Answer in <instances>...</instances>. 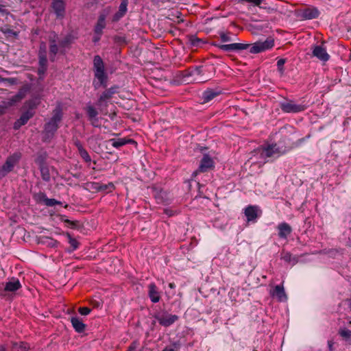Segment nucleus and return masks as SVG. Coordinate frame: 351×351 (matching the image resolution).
Segmentation results:
<instances>
[{
	"label": "nucleus",
	"instance_id": "nucleus-1",
	"mask_svg": "<svg viewBox=\"0 0 351 351\" xmlns=\"http://www.w3.org/2000/svg\"><path fill=\"white\" fill-rule=\"evenodd\" d=\"M21 156L19 153H14L10 156L5 163L0 167V179L10 173L18 163Z\"/></svg>",
	"mask_w": 351,
	"mask_h": 351
},
{
	"label": "nucleus",
	"instance_id": "nucleus-2",
	"mask_svg": "<svg viewBox=\"0 0 351 351\" xmlns=\"http://www.w3.org/2000/svg\"><path fill=\"white\" fill-rule=\"evenodd\" d=\"M274 45V40L272 38H268L265 41H260L254 43L250 49L252 53H258L271 49Z\"/></svg>",
	"mask_w": 351,
	"mask_h": 351
},
{
	"label": "nucleus",
	"instance_id": "nucleus-3",
	"mask_svg": "<svg viewBox=\"0 0 351 351\" xmlns=\"http://www.w3.org/2000/svg\"><path fill=\"white\" fill-rule=\"evenodd\" d=\"M313 55L322 62H326L330 58L326 48L322 45L315 46L313 49Z\"/></svg>",
	"mask_w": 351,
	"mask_h": 351
},
{
	"label": "nucleus",
	"instance_id": "nucleus-4",
	"mask_svg": "<svg viewBox=\"0 0 351 351\" xmlns=\"http://www.w3.org/2000/svg\"><path fill=\"white\" fill-rule=\"evenodd\" d=\"M178 318V316L176 315H171L166 313L156 317L160 324L164 326H169L173 324Z\"/></svg>",
	"mask_w": 351,
	"mask_h": 351
},
{
	"label": "nucleus",
	"instance_id": "nucleus-5",
	"mask_svg": "<svg viewBox=\"0 0 351 351\" xmlns=\"http://www.w3.org/2000/svg\"><path fill=\"white\" fill-rule=\"evenodd\" d=\"M281 154V152L276 147V145H268L262 149L261 155L264 158L276 157Z\"/></svg>",
	"mask_w": 351,
	"mask_h": 351
},
{
	"label": "nucleus",
	"instance_id": "nucleus-6",
	"mask_svg": "<svg viewBox=\"0 0 351 351\" xmlns=\"http://www.w3.org/2000/svg\"><path fill=\"white\" fill-rule=\"evenodd\" d=\"M214 167L213 160L207 155H205L202 159L199 167V170L201 172H205Z\"/></svg>",
	"mask_w": 351,
	"mask_h": 351
},
{
	"label": "nucleus",
	"instance_id": "nucleus-7",
	"mask_svg": "<svg viewBox=\"0 0 351 351\" xmlns=\"http://www.w3.org/2000/svg\"><path fill=\"white\" fill-rule=\"evenodd\" d=\"M61 117V112L59 110H56L50 122L47 123L46 130L48 131L56 130L58 128V124L60 122Z\"/></svg>",
	"mask_w": 351,
	"mask_h": 351
},
{
	"label": "nucleus",
	"instance_id": "nucleus-8",
	"mask_svg": "<svg viewBox=\"0 0 351 351\" xmlns=\"http://www.w3.org/2000/svg\"><path fill=\"white\" fill-rule=\"evenodd\" d=\"M259 209L255 206H249L245 209V215L247 219V221L254 220L257 217L259 212Z\"/></svg>",
	"mask_w": 351,
	"mask_h": 351
},
{
	"label": "nucleus",
	"instance_id": "nucleus-9",
	"mask_svg": "<svg viewBox=\"0 0 351 351\" xmlns=\"http://www.w3.org/2000/svg\"><path fill=\"white\" fill-rule=\"evenodd\" d=\"M282 109L286 112H297L303 110L304 108L292 102H287L282 104Z\"/></svg>",
	"mask_w": 351,
	"mask_h": 351
},
{
	"label": "nucleus",
	"instance_id": "nucleus-10",
	"mask_svg": "<svg viewBox=\"0 0 351 351\" xmlns=\"http://www.w3.org/2000/svg\"><path fill=\"white\" fill-rule=\"evenodd\" d=\"M21 285L17 278H11L5 283V291L13 292L20 289Z\"/></svg>",
	"mask_w": 351,
	"mask_h": 351
},
{
	"label": "nucleus",
	"instance_id": "nucleus-11",
	"mask_svg": "<svg viewBox=\"0 0 351 351\" xmlns=\"http://www.w3.org/2000/svg\"><path fill=\"white\" fill-rule=\"evenodd\" d=\"M149 296L152 302H158L160 300V296L156 286L154 284L149 285Z\"/></svg>",
	"mask_w": 351,
	"mask_h": 351
},
{
	"label": "nucleus",
	"instance_id": "nucleus-12",
	"mask_svg": "<svg viewBox=\"0 0 351 351\" xmlns=\"http://www.w3.org/2000/svg\"><path fill=\"white\" fill-rule=\"evenodd\" d=\"M278 228L279 230V236L281 238L286 239L291 232V228L287 223H280Z\"/></svg>",
	"mask_w": 351,
	"mask_h": 351
},
{
	"label": "nucleus",
	"instance_id": "nucleus-13",
	"mask_svg": "<svg viewBox=\"0 0 351 351\" xmlns=\"http://www.w3.org/2000/svg\"><path fill=\"white\" fill-rule=\"evenodd\" d=\"M53 8L58 16H62L64 12V5L62 0H53Z\"/></svg>",
	"mask_w": 351,
	"mask_h": 351
},
{
	"label": "nucleus",
	"instance_id": "nucleus-14",
	"mask_svg": "<svg viewBox=\"0 0 351 351\" xmlns=\"http://www.w3.org/2000/svg\"><path fill=\"white\" fill-rule=\"evenodd\" d=\"M247 45L240 44V43H232L228 45H222L219 47L221 49L229 51H234L238 49H245Z\"/></svg>",
	"mask_w": 351,
	"mask_h": 351
},
{
	"label": "nucleus",
	"instance_id": "nucleus-15",
	"mask_svg": "<svg viewBox=\"0 0 351 351\" xmlns=\"http://www.w3.org/2000/svg\"><path fill=\"white\" fill-rule=\"evenodd\" d=\"M32 116L33 113L29 110L23 113L20 117V119L17 121H16L14 127L17 128L23 125H25Z\"/></svg>",
	"mask_w": 351,
	"mask_h": 351
},
{
	"label": "nucleus",
	"instance_id": "nucleus-16",
	"mask_svg": "<svg viewBox=\"0 0 351 351\" xmlns=\"http://www.w3.org/2000/svg\"><path fill=\"white\" fill-rule=\"evenodd\" d=\"M319 16V11L316 8H307L302 12V17L305 19H312Z\"/></svg>",
	"mask_w": 351,
	"mask_h": 351
},
{
	"label": "nucleus",
	"instance_id": "nucleus-17",
	"mask_svg": "<svg viewBox=\"0 0 351 351\" xmlns=\"http://www.w3.org/2000/svg\"><path fill=\"white\" fill-rule=\"evenodd\" d=\"M271 295L277 298L280 301H284L287 298L283 287L279 285L274 288V291L271 292Z\"/></svg>",
	"mask_w": 351,
	"mask_h": 351
},
{
	"label": "nucleus",
	"instance_id": "nucleus-18",
	"mask_svg": "<svg viewBox=\"0 0 351 351\" xmlns=\"http://www.w3.org/2000/svg\"><path fill=\"white\" fill-rule=\"evenodd\" d=\"M128 0H121V3L119 8V11L114 15V20H119L120 18L123 16L127 12Z\"/></svg>",
	"mask_w": 351,
	"mask_h": 351
},
{
	"label": "nucleus",
	"instance_id": "nucleus-19",
	"mask_svg": "<svg viewBox=\"0 0 351 351\" xmlns=\"http://www.w3.org/2000/svg\"><path fill=\"white\" fill-rule=\"evenodd\" d=\"M71 324L75 330L78 332H82L85 329V324L82 322V321L78 317H72L71 318Z\"/></svg>",
	"mask_w": 351,
	"mask_h": 351
},
{
	"label": "nucleus",
	"instance_id": "nucleus-20",
	"mask_svg": "<svg viewBox=\"0 0 351 351\" xmlns=\"http://www.w3.org/2000/svg\"><path fill=\"white\" fill-rule=\"evenodd\" d=\"M94 74L96 80H97V84H99V85H104L107 79L104 69L95 71L94 72Z\"/></svg>",
	"mask_w": 351,
	"mask_h": 351
},
{
	"label": "nucleus",
	"instance_id": "nucleus-21",
	"mask_svg": "<svg viewBox=\"0 0 351 351\" xmlns=\"http://www.w3.org/2000/svg\"><path fill=\"white\" fill-rule=\"evenodd\" d=\"M94 74L96 80H97V84H99V85H104L107 79L104 69L95 71L94 72Z\"/></svg>",
	"mask_w": 351,
	"mask_h": 351
},
{
	"label": "nucleus",
	"instance_id": "nucleus-22",
	"mask_svg": "<svg viewBox=\"0 0 351 351\" xmlns=\"http://www.w3.org/2000/svg\"><path fill=\"white\" fill-rule=\"evenodd\" d=\"M104 69V64L101 58L99 56H96L93 60V71H101Z\"/></svg>",
	"mask_w": 351,
	"mask_h": 351
},
{
	"label": "nucleus",
	"instance_id": "nucleus-23",
	"mask_svg": "<svg viewBox=\"0 0 351 351\" xmlns=\"http://www.w3.org/2000/svg\"><path fill=\"white\" fill-rule=\"evenodd\" d=\"M110 142L111 143L112 145L114 147H121L128 143H131V142H133L132 140H127L125 138H118V139H111L110 141Z\"/></svg>",
	"mask_w": 351,
	"mask_h": 351
},
{
	"label": "nucleus",
	"instance_id": "nucleus-24",
	"mask_svg": "<svg viewBox=\"0 0 351 351\" xmlns=\"http://www.w3.org/2000/svg\"><path fill=\"white\" fill-rule=\"evenodd\" d=\"M86 110L90 121L93 122V120L97 115L96 109L91 105H88L86 107ZM94 124V123H93Z\"/></svg>",
	"mask_w": 351,
	"mask_h": 351
},
{
	"label": "nucleus",
	"instance_id": "nucleus-25",
	"mask_svg": "<svg viewBox=\"0 0 351 351\" xmlns=\"http://www.w3.org/2000/svg\"><path fill=\"white\" fill-rule=\"evenodd\" d=\"M28 348V346L23 342L14 343L12 346V351H27Z\"/></svg>",
	"mask_w": 351,
	"mask_h": 351
},
{
	"label": "nucleus",
	"instance_id": "nucleus-26",
	"mask_svg": "<svg viewBox=\"0 0 351 351\" xmlns=\"http://www.w3.org/2000/svg\"><path fill=\"white\" fill-rule=\"evenodd\" d=\"M78 150L80 152V154L81 157L86 161V162H90V157L88 155V152L82 147H78Z\"/></svg>",
	"mask_w": 351,
	"mask_h": 351
},
{
	"label": "nucleus",
	"instance_id": "nucleus-27",
	"mask_svg": "<svg viewBox=\"0 0 351 351\" xmlns=\"http://www.w3.org/2000/svg\"><path fill=\"white\" fill-rule=\"evenodd\" d=\"M34 199L36 202L45 204L47 199L46 195L43 193H36L34 196Z\"/></svg>",
	"mask_w": 351,
	"mask_h": 351
},
{
	"label": "nucleus",
	"instance_id": "nucleus-28",
	"mask_svg": "<svg viewBox=\"0 0 351 351\" xmlns=\"http://www.w3.org/2000/svg\"><path fill=\"white\" fill-rule=\"evenodd\" d=\"M39 104L40 99L36 97L29 101V103L27 104V107L30 109H33L36 108Z\"/></svg>",
	"mask_w": 351,
	"mask_h": 351
},
{
	"label": "nucleus",
	"instance_id": "nucleus-29",
	"mask_svg": "<svg viewBox=\"0 0 351 351\" xmlns=\"http://www.w3.org/2000/svg\"><path fill=\"white\" fill-rule=\"evenodd\" d=\"M105 27V19L104 16H101L98 21L96 26V31H101Z\"/></svg>",
	"mask_w": 351,
	"mask_h": 351
},
{
	"label": "nucleus",
	"instance_id": "nucleus-30",
	"mask_svg": "<svg viewBox=\"0 0 351 351\" xmlns=\"http://www.w3.org/2000/svg\"><path fill=\"white\" fill-rule=\"evenodd\" d=\"M112 93H113V92L110 91V90L104 92L101 95V96L100 97V99H99V104H101L102 101H104L106 99H108V98H110L111 94H112Z\"/></svg>",
	"mask_w": 351,
	"mask_h": 351
},
{
	"label": "nucleus",
	"instance_id": "nucleus-31",
	"mask_svg": "<svg viewBox=\"0 0 351 351\" xmlns=\"http://www.w3.org/2000/svg\"><path fill=\"white\" fill-rule=\"evenodd\" d=\"M340 335L345 339H351V331L348 329H343L340 331Z\"/></svg>",
	"mask_w": 351,
	"mask_h": 351
},
{
	"label": "nucleus",
	"instance_id": "nucleus-32",
	"mask_svg": "<svg viewBox=\"0 0 351 351\" xmlns=\"http://www.w3.org/2000/svg\"><path fill=\"white\" fill-rule=\"evenodd\" d=\"M69 242L73 250H75L78 247V242L76 239H73L69 234H67Z\"/></svg>",
	"mask_w": 351,
	"mask_h": 351
},
{
	"label": "nucleus",
	"instance_id": "nucleus-33",
	"mask_svg": "<svg viewBox=\"0 0 351 351\" xmlns=\"http://www.w3.org/2000/svg\"><path fill=\"white\" fill-rule=\"evenodd\" d=\"M101 189L104 191H107L108 192L112 191L114 189V184L112 183H109L108 184H104L101 186Z\"/></svg>",
	"mask_w": 351,
	"mask_h": 351
},
{
	"label": "nucleus",
	"instance_id": "nucleus-34",
	"mask_svg": "<svg viewBox=\"0 0 351 351\" xmlns=\"http://www.w3.org/2000/svg\"><path fill=\"white\" fill-rule=\"evenodd\" d=\"M58 204V202L54 199H49L47 197L45 205L48 206H52Z\"/></svg>",
	"mask_w": 351,
	"mask_h": 351
},
{
	"label": "nucleus",
	"instance_id": "nucleus-35",
	"mask_svg": "<svg viewBox=\"0 0 351 351\" xmlns=\"http://www.w3.org/2000/svg\"><path fill=\"white\" fill-rule=\"evenodd\" d=\"M79 312L82 315H87L90 313V310L87 307H81L79 309Z\"/></svg>",
	"mask_w": 351,
	"mask_h": 351
},
{
	"label": "nucleus",
	"instance_id": "nucleus-36",
	"mask_svg": "<svg viewBox=\"0 0 351 351\" xmlns=\"http://www.w3.org/2000/svg\"><path fill=\"white\" fill-rule=\"evenodd\" d=\"M242 1L249 2L254 5L259 6L263 0H241Z\"/></svg>",
	"mask_w": 351,
	"mask_h": 351
},
{
	"label": "nucleus",
	"instance_id": "nucleus-37",
	"mask_svg": "<svg viewBox=\"0 0 351 351\" xmlns=\"http://www.w3.org/2000/svg\"><path fill=\"white\" fill-rule=\"evenodd\" d=\"M8 36H14L16 37L17 36V34L15 32H13L12 30H5L3 32Z\"/></svg>",
	"mask_w": 351,
	"mask_h": 351
},
{
	"label": "nucleus",
	"instance_id": "nucleus-38",
	"mask_svg": "<svg viewBox=\"0 0 351 351\" xmlns=\"http://www.w3.org/2000/svg\"><path fill=\"white\" fill-rule=\"evenodd\" d=\"M204 97L207 100H210L215 97V94H213L210 92H206L204 93Z\"/></svg>",
	"mask_w": 351,
	"mask_h": 351
},
{
	"label": "nucleus",
	"instance_id": "nucleus-39",
	"mask_svg": "<svg viewBox=\"0 0 351 351\" xmlns=\"http://www.w3.org/2000/svg\"><path fill=\"white\" fill-rule=\"evenodd\" d=\"M23 96L24 95L21 93H20L19 95L15 96V98H14V99L12 100V101L16 102L17 101H19L23 97Z\"/></svg>",
	"mask_w": 351,
	"mask_h": 351
},
{
	"label": "nucleus",
	"instance_id": "nucleus-40",
	"mask_svg": "<svg viewBox=\"0 0 351 351\" xmlns=\"http://www.w3.org/2000/svg\"><path fill=\"white\" fill-rule=\"evenodd\" d=\"M57 47L55 45H51L50 51L53 54H56L57 52Z\"/></svg>",
	"mask_w": 351,
	"mask_h": 351
},
{
	"label": "nucleus",
	"instance_id": "nucleus-41",
	"mask_svg": "<svg viewBox=\"0 0 351 351\" xmlns=\"http://www.w3.org/2000/svg\"><path fill=\"white\" fill-rule=\"evenodd\" d=\"M137 346L136 343H133L130 347L128 351H134L136 348Z\"/></svg>",
	"mask_w": 351,
	"mask_h": 351
},
{
	"label": "nucleus",
	"instance_id": "nucleus-42",
	"mask_svg": "<svg viewBox=\"0 0 351 351\" xmlns=\"http://www.w3.org/2000/svg\"><path fill=\"white\" fill-rule=\"evenodd\" d=\"M46 62H47L46 58H41V59H40V64H41L43 66H45V64H46Z\"/></svg>",
	"mask_w": 351,
	"mask_h": 351
},
{
	"label": "nucleus",
	"instance_id": "nucleus-43",
	"mask_svg": "<svg viewBox=\"0 0 351 351\" xmlns=\"http://www.w3.org/2000/svg\"><path fill=\"white\" fill-rule=\"evenodd\" d=\"M284 63H285V60H282V59H280V60H279L278 61V65L279 66H280L283 65V64H284Z\"/></svg>",
	"mask_w": 351,
	"mask_h": 351
},
{
	"label": "nucleus",
	"instance_id": "nucleus-44",
	"mask_svg": "<svg viewBox=\"0 0 351 351\" xmlns=\"http://www.w3.org/2000/svg\"><path fill=\"white\" fill-rule=\"evenodd\" d=\"M169 287L171 289H174L176 286H175V284H174V283H169Z\"/></svg>",
	"mask_w": 351,
	"mask_h": 351
},
{
	"label": "nucleus",
	"instance_id": "nucleus-45",
	"mask_svg": "<svg viewBox=\"0 0 351 351\" xmlns=\"http://www.w3.org/2000/svg\"><path fill=\"white\" fill-rule=\"evenodd\" d=\"M3 11H4V6L2 5H0V12H3Z\"/></svg>",
	"mask_w": 351,
	"mask_h": 351
},
{
	"label": "nucleus",
	"instance_id": "nucleus-46",
	"mask_svg": "<svg viewBox=\"0 0 351 351\" xmlns=\"http://www.w3.org/2000/svg\"><path fill=\"white\" fill-rule=\"evenodd\" d=\"M5 350V348H3V346H0V351H4Z\"/></svg>",
	"mask_w": 351,
	"mask_h": 351
}]
</instances>
